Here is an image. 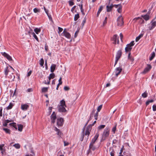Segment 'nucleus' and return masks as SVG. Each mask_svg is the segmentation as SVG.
Returning a JSON list of instances; mask_svg holds the SVG:
<instances>
[{
    "mask_svg": "<svg viewBox=\"0 0 156 156\" xmlns=\"http://www.w3.org/2000/svg\"><path fill=\"white\" fill-rule=\"evenodd\" d=\"M13 106V105L12 103H10L9 105L6 108V109L7 110L10 109L12 108Z\"/></svg>",
    "mask_w": 156,
    "mask_h": 156,
    "instance_id": "nucleus-30",
    "label": "nucleus"
},
{
    "mask_svg": "<svg viewBox=\"0 0 156 156\" xmlns=\"http://www.w3.org/2000/svg\"><path fill=\"white\" fill-rule=\"evenodd\" d=\"M122 5H120V6H119V8H118L117 10L119 13H121L122 12Z\"/></svg>",
    "mask_w": 156,
    "mask_h": 156,
    "instance_id": "nucleus-38",
    "label": "nucleus"
},
{
    "mask_svg": "<svg viewBox=\"0 0 156 156\" xmlns=\"http://www.w3.org/2000/svg\"><path fill=\"white\" fill-rule=\"evenodd\" d=\"M3 130L7 133H8L9 134L10 133V130L8 128H3Z\"/></svg>",
    "mask_w": 156,
    "mask_h": 156,
    "instance_id": "nucleus-24",
    "label": "nucleus"
},
{
    "mask_svg": "<svg viewBox=\"0 0 156 156\" xmlns=\"http://www.w3.org/2000/svg\"><path fill=\"white\" fill-rule=\"evenodd\" d=\"M8 123H7L5 121V120L4 121V122H3V126L5 127H6L7 126Z\"/></svg>",
    "mask_w": 156,
    "mask_h": 156,
    "instance_id": "nucleus-54",
    "label": "nucleus"
},
{
    "mask_svg": "<svg viewBox=\"0 0 156 156\" xmlns=\"http://www.w3.org/2000/svg\"><path fill=\"white\" fill-rule=\"evenodd\" d=\"M68 2L69 5L70 6H72L74 4V3L72 1H69Z\"/></svg>",
    "mask_w": 156,
    "mask_h": 156,
    "instance_id": "nucleus-46",
    "label": "nucleus"
},
{
    "mask_svg": "<svg viewBox=\"0 0 156 156\" xmlns=\"http://www.w3.org/2000/svg\"><path fill=\"white\" fill-rule=\"evenodd\" d=\"M57 124L58 126H61L63 124V119L62 118H58L57 120Z\"/></svg>",
    "mask_w": 156,
    "mask_h": 156,
    "instance_id": "nucleus-6",
    "label": "nucleus"
},
{
    "mask_svg": "<svg viewBox=\"0 0 156 156\" xmlns=\"http://www.w3.org/2000/svg\"><path fill=\"white\" fill-rule=\"evenodd\" d=\"M98 112H97L96 113H95V114L94 115V118L96 120H98Z\"/></svg>",
    "mask_w": 156,
    "mask_h": 156,
    "instance_id": "nucleus-37",
    "label": "nucleus"
},
{
    "mask_svg": "<svg viewBox=\"0 0 156 156\" xmlns=\"http://www.w3.org/2000/svg\"><path fill=\"white\" fill-rule=\"evenodd\" d=\"M105 125H100L98 127V130H100L102 129L105 127Z\"/></svg>",
    "mask_w": 156,
    "mask_h": 156,
    "instance_id": "nucleus-31",
    "label": "nucleus"
},
{
    "mask_svg": "<svg viewBox=\"0 0 156 156\" xmlns=\"http://www.w3.org/2000/svg\"><path fill=\"white\" fill-rule=\"evenodd\" d=\"M63 36H65L68 39H70L71 38V35L70 34L67 32L66 33H65V34H63Z\"/></svg>",
    "mask_w": 156,
    "mask_h": 156,
    "instance_id": "nucleus-19",
    "label": "nucleus"
},
{
    "mask_svg": "<svg viewBox=\"0 0 156 156\" xmlns=\"http://www.w3.org/2000/svg\"><path fill=\"white\" fill-rule=\"evenodd\" d=\"M116 125H115V126H114L112 129V132H113L114 133H115V132L116 130Z\"/></svg>",
    "mask_w": 156,
    "mask_h": 156,
    "instance_id": "nucleus-48",
    "label": "nucleus"
},
{
    "mask_svg": "<svg viewBox=\"0 0 156 156\" xmlns=\"http://www.w3.org/2000/svg\"><path fill=\"white\" fill-rule=\"evenodd\" d=\"M13 146L17 149L20 148V145L18 144H15L13 145Z\"/></svg>",
    "mask_w": 156,
    "mask_h": 156,
    "instance_id": "nucleus-40",
    "label": "nucleus"
},
{
    "mask_svg": "<svg viewBox=\"0 0 156 156\" xmlns=\"http://www.w3.org/2000/svg\"><path fill=\"white\" fill-rule=\"evenodd\" d=\"M122 55V51L121 50H119L117 52L115 58L118 59H119V58L121 57Z\"/></svg>",
    "mask_w": 156,
    "mask_h": 156,
    "instance_id": "nucleus-12",
    "label": "nucleus"
},
{
    "mask_svg": "<svg viewBox=\"0 0 156 156\" xmlns=\"http://www.w3.org/2000/svg\"><path fill=\"white\" fill-rule=\"evenodd\" d=\"M33 11L34 12L36 13L38 12H40V9L37 8H35L34 9Z\"/></svg>",
    "mask_w": 156,
    "mask_h": 156,
    "instance_id": "nucleus-43",
    "label": "nucleus"
},
{
    "mask_svg": "<svg viewBox=\"0 0 156 156\" xmlns=\"http://www.w3.org/2000/svg\"><path fill=\"white\" fill-rule=\"evenodd\" d=\"M50 117L51 123L53 124L54 123L56 119V115L55 112H52Z\"/></svg>",
    "mask_w": 156,
    "mask_h": 156,
    "instance_id": "nucleus-4",
    "label": "nucleus"
},
{
    "mask_svg": "<svg viewBox=\"0 0 156 156\" xmlns=\"http://www.w3.org/2000/svg\"><path fill=\"white\" fill-rule=\"evenodd\" d=\"M48 88L47 87H43L42 88V92H46L48 91Z\"/></svg>",
    "mask_w": 156,
    "mask_h": 156,
    "instance_id": "nucleus-33",
    "label": "nucleus"
},
{
    "mask_svg": "<svg viewBox=\"0 0 156 156\" xmlns=\"http://www.w3.org/2000/svg\"><path fill=\"white\" fill-rule=\"evenodd\" d=\"M118 23L117 25L119 26H121L123 25L124 22L123 21V18L122 16H119L117 20Z\"/></svg>",
    "mask_w": 156,
    "mask_h": 156,
    "instance_id": "nucleus-2",
    "label": "nucleus"
},
{
    "mask_svg": "<svg viewBox=\"0 0 156 156\" xmlns=\"http://www.w3.org/2000/svg\"><path fill=\"white\" fill-rule=\"evenodd\" d=\"M95 111V109H93L92 110V112H91L90 115H93V114L94 113Z\"/></svg>",
    "mask_w": 156,
    "mask_h": 156,
    "instance_id": "nucleus-56",
    "label": "nucleus"
},
{
    "mask_svg": "<svg viewBox=\"0 0 156 156\" xmlns=\"http://www.w3.org/2000/svg\"><path fill=\"white\" fill-rule=\"evenodd\" d=\"M143 34H140L138 37H137L136 39V42L138 41L141 38L143 37Z\"/></svg>",
    "mask_w": 156,
    "mask_h": 156,
    "instance_id": "nucleus-26",
    "label": "nucleus"
},
{
    "mask_svg": "<svg viewBox=\"0 0 156 156\" xmlns=\"http://www.w3.org/2000/svg\"><path fill=\"white\" fill-rule=\"evenodd\" d=\"M5 121L7 123H8L9 122H13V121L12 120H9L8 119L5 120Z\"/></svg>",
    "mask_w": 156,
    "mask_h": 156,
    "instance_id": "nucleus-60",
    "label": "nucleus"
},
{
    "mask_svg": "<svg viewBox=\"0 0 156 156\" xmlns=\"http://www.w3.org/2000/svg\"><path fill=\"white\" fill-rule=\"evenodd\" d=\"M96 147L94 146V144H90L89 146V149L88 151L87 154H89V153L90 151L91 150L94 151L96 149Z\"/></svg>",
    "mask_w": 156,
    "mask_h": 156,
    "instance_id": "nucleus-8",
    "label": "nucleus"
},
{
    "mask_svg": "<svg viewBox=\"0 0 156 156\" xmlns=\"http://www.w3.org/2000/svg\"><path fill=\"white\" fill-rule=\"evenodd\" d=\"M122 71V68L120 67L116 68L115 71V75L117 76Z\"/></svg>",
    "mask_w": 156,
    "mask_h": 156,
    "instance_id": "nucleus-10",
    "label": "nucleus"
},
{
    "mask_svg": "<svg viewBox=\"0 0 156 156\" xmlns=\"http://www.w3.org/2000/svg\"><path fill=\"white\" fill-rule=\"evenodd\" d=\"M56 65L55 64H52L51 65L50 67V71L51 73H53L55 69L56 68Z\"/></svg>",
    "mask_w": 156,
    "mask_h": 156,
    "instance_id": "nucleus-18",
    "label": "nucleus"
},
{
    "mask_svg": "<svg viewBox=\"0 0 156 156\" xmlns=\"http://www.w3.org/2000/svg\"><path fill=\"white\" fill-rule=\"evenodd\" d=\"M132 48V47H131L130 46H129L127 44L125 48V52H130L131 51Z\"/></svg>",
    "mask_w": 156,
    "mask_h": 156,
    "instance_id": "nucleus-16",
    "label": "nucleus"
},
{
    "mask_svg": "<svg viewBox=\"0 0 156 156\" xmlns=\"http://www.w3.org/2000/svg\"><path fill=\"white\" fill-rule=\"evenodd\" d=\"M65 106H62V105H60L58 106V111L60 112H65L66 110L65 109Z\"/></svg>",
    "mask_w": 156,
    "mask_h": 156,
    "instance_id": "nucleus-11",
    "label": "nucleus"
},
{
    "mask_svg": "<svg viewBox=\"0 0 156 156\" xmlns=\"http://www.w3.org/2000/svg\"><path fill=\"white\" fill-rule=\"evenodd\" d=\"M76 8V5L74 6L71 9V11L72 12H73L74 11V10Z\"/></svg>",
    "mask_w": 156,
    "mask_h": 156,
    "instance_id": "nucleus-64",
    "label": "nucleus"
},
{
    "mask_svg": "<svg viewBox=\"0 0 156 156\" xmlns=\"http://www.w3.org/2000/svg\"><path fill=\"white\" fill-rule=\"evenodd\" d=\"M9 72V67L7 66L4 69L5 74L6 76H7Z\"/></svg>",
    "mask_w": 156,
    "mask_h": 156,
    "instance_id": "nucleus-21",
    "label": "nucleus"
},
{
    "mask_svg": "<svg viewBox=\"0 0 156 156\" xmlns=\"http://www.w3.org/2000/svg\"><path fill=\"white\" fill-rule=\"evenodd\" d=\"M29 106L27 104H22L21 105V109L24 111L27 110L29 108Z\"/></svg>",
    "mask_w": 156,
    "mask_h": 156,
    "instance_id": "nucleus-13",
    "label": "nucleus"
},
{
    "mask_svg": "<svg viewBox=\"0 0 156 156\" xmlns=\"http://www.w3.org/2000/svg\"><path fill=\"white\" fill-rule=\"evenodd\" d=\"M102 107V105H100L97 108V112H99L101 110Z\"/></svg>",
    "mask_w": 156,
    "mask_h": 156,
    "instance_id": "nucleus-44",
    "label": "nucleus"
},
{
    "mask_svg": "<svg viewBox=\"0 0 156 156\" xmlns=\"http://www.w3.org/2000/svg\"><path fill=\"white\" fill-rule=\"evenodd\" d=\"M79 15L78 13H77L76 14H75V15L74 17V20L75 21H76L79 18Z\"/></svg>",
    "mask_w": 156,
    "mask_h": 156,
    "instance_id": "nucleus-32",
    "label": "nucleus"
},
{
    "mask_svg": "<svg viewBox=\"0 0 156 156\" xmlns=\"http://www.w3.org/2000/svg\"><path fill=\"white\" fill-rule=\"evenodd\" d=\"M139 19L142 20L143 21H144V20H142V19L141 18H140V17H137V18H135L134 19H133V20H135V21H136V20H139Z\"/></svg>",
    "mask_w": 156,
    "mask_h": 156,
    "instance_id": "nucleus-52",
    "label": "nucleus"
},
{
    "mask_svg": "<svg viewBox=\"0 0 156 156\" xmlns=\"http://www.w3.org/2000/svg\"><path fill=\"white\" fill-rule=\"evenodd\" d=\"M49 76L50 77V78H51V79H53L55 76V75L54 73H51Z\"/></svg>",
    "mask_w": 156,
    "mask_h": 156,
    "instance_id": "nucleus-45",
    "label": "nucleus"
},
{
    "mask_svg": "<svg viewBox=\"0 0 156 156\" xmlns=\"http://www.w3.org/2000/svg\"><path fill=\"white\" fill-rule=\"evenodd\" d=\"M152 108L154 111H156V105H154L152 106Z\"/></svg>",
    "mask_w": 156,
    "mask_h": 156,
    "instance_id": "nucleus-53",
    "label": "nucleus"
},
{
    "mask_svg": "<svg viewBox=\"0 0 156 156\" xmlns=\"http://www.w3.org/2000/svg\"><path fill=\"white\" fill-rule=\"evenodd\" d=\"M52 107H49L48 108V110H49V112H48V113H49V115H50L51 112H52Z\"/></svg>",
    "mask_w": 156,
    "mask_h": 156,
    "instance_id": "nucleus-50",
    "label": "nucleus"
},
{
    "mask_svg": "<svg viewBox=\"0 0 156 156\" xmlns=\"http://www.w3.org/2000/svg\"><path fill=\"white\" fill-rule=\"evenodd\" d=\"M134 41H132L129 44H127V45L130 46L131 47H132L134 45Z\"/></svg>",
    "mask_w": 156,
    "mask_h": 156,
    "instance_id": "nucleus-39",
    "label": "nucleus"
},
{
    "mask_svg": "<svg viewBox=\"0 0 156 156\" xmlns=\"http://www.w3.org/2000/svg\"><path fill=\"white\" fill-rule=\"evenodd\" d=\"M58 34H60L62 30H63V29L60 27H58Z\"/></svg>",
    "mask_w": 156,
    "mask_h": 156,
    "instance_id": "nucleus-47",
    "label": "nucleus"
},
{
    "mask_svg": "<svg viewBox=\"0 0 156 156\" xmlns=\"http://www.w3.org/2000/svg\"><path fill=\"white\" fill-rule=\"evenodd\" d=\"M110 129L109 127H106L102 135V140H104L108 137L110 134Z\"/></svg>",
    "mask_w": 156,
    "mask_h": 156,
    "instance_id": "nucleus-1",
    "label": "nucleus"
},
{
    "mask_svg": "<svg viewBox=\"0 0 156 156\" xmlns=\"http://www.w3.org/2000/svg\"><path fill=\"white\" fill-rule=\"evenodd\" d=\"M23 128V126L21 124H19L18 125V130L20 132L22 131Z\"/></svg>",
    "mask_w": 156,
    "mask_h": 156,
    "instance_id": "nucleus-28",
    "label": "nucleus"
},
{
    "mask_svg": "<svg viewBox=\"0 0 156 156\" xmlns=\"http://www.w3.org/2000/svg\"><path fill=\"white\" fill-rule=\"evenodd\" d=\"M60 104L61 105H62V106H64L66 107V104H65V101L63 100H62L60 101Z\"/></svg>",
    "mask_w": 156,
    "mask_h": 156,
    "instance_id": "nucleus-34",
    "label": "nucleus"
},
{
    "mask_svg": "<svg viewBox=\"0 0 156 156\" xmlns=\"http://www.w3.org/2000/svg\"><path fill=\"white\" fill-rule=\"evenodd\" d=\"M107 17H105V19L103 22V26H104L107 23Z\"/></svg>",
    "mask_w": 156,
    "mask_h": 156,
    "instance_id": "nucleus-49",
    "label": "nucleus"
},
{
    "mask_svg": "<svg viewBox=\"0 0 156 156\" xmlns=\"http://www.w3.org/2000/svg\"><path fill=\"white\" fill-rule=\"evenodd\" d=\"M113 7V5L112 4L110 5H108L106 6L107 11V12H110L112 10Z\"/></svg>",
    "mask_w": 156,
    "mask_h": 156,
    "instance_id": "nucleus-15",
    "label": "nucleus"
},
{
    "mask_svg": "<svg viewBox=\"0 0 156 156\" xmlns=\"http://www.w3.org/2000/svg\"><path fill=\"white\" fill-rule=\"evenodd\" d=\"M155 55V53L154 52H153L151 54V56L150 57L149 59L150 61H151Z\"/></svg>",
    "mask_w": 156,
    "mask_h": 156,
    "instance_id": "nucleus-20",
    "label": "nucleus"
},
{
    "mask_svg": "<svg viewBox=\"0 0 156 156\" xmlns=\"http://www.w3.org/2000/svg\"><path fill=\"white\" fill-rule=\"evenodd\" d=\"M54 130L57 132V134L59 136H61L62 134V132L61 131L56 127H55Z\"/></svg>",
    "mask_w": 156,
    "mask_h": 156,
    "instance_id": "nucleus-17",
    "label": "nucleus"
},
{
    "mask_svg": "<svg viewBox=\"0 0 156 156\" xmlns=\"http://www.w3.org/2000/svg\"><path fill=\"white\" fill-rule=\"evenodd\" d=\"M90 134V132L89 131V130H86V131H85V135H87L88 136Z\"/></svg>",
    "mask_w": 156,
    "mask_h": 156,
    "instance_id": "nucleus-51",
    "label": "nucleus"
},
{
    "mask_svg": "<svg viewBox=\"0 0 156 156\" xmlns=\"http://www.w3.org/2000/svg\"><path fill=\"white\" fill-rule=\"evenodd\" d=\"M142 96L144 98H146L147 96V93L145 91L142 94Z\"/></svg>",
    "mask_w": 156,
    "mask_h": 156,
    "instance_id": "nucleus-41",
    "label": "nucleus"
},
{
    "mask_svg": "<svg viewBox=\"0 0 156 156\" xmlns=\"http://www.w3.org/2000/svg\"><path fill=\"white\" fill-rule=\"evenodd\" d=\"M99 136V134L98 133H96L94 138L92 139L91 141L90 144H94Z\"/></svg>",
    "mask_w": 156,
    "mask_h": 156,
    "instance_id": "nucleus-7",
    "label": "nucleus"
},
{
    "mask_svg": "<svg viewBox=\"0 0 156 156\" xmlns=\"http://www.w3.org/2000/svg\"><path fill=\"white\" fill-rule=\"evenodd\" d=\"M44 64V60L43 58H41L40 60V64L41 66H42Z\"/></svg>",
    "mask_w": 156,
    "mask_h": 156,
    "instance_id": "nucleus-35",
    "label": "nucleus"
},
{
    "mask_svg": "<svg viewBox=\"0 0 156 156\" xmlns=\"http://www.w3.org/2000/svg\"><path fill=\"white\" fill-rule=\"evenodd\" d=\"M142 17L146 20H147L149 19V16L148 15L146 14L144 16H142Z\"/></svg>",
    "mask_w": 156,
    "mask_h": 156,
    "instance_id": "nucleus-23",
    "label": "nucleus"
},
{
    "mask_svg": "<svg viewBox=\"0 0 156 156\" xmlns=\"http://www.w3.org/2000/svg\"><path fill=\"white\" fill-rule=\"evenodd\" d=\"M151 25L149 27V30H151L156 26V21L153 20L151 22Z\"/></svg>",
    "mask_w": 156,
    "mask_h": 156,
    "instance_id": "nucleus-9",
    "label": "nucleus"
},
{
    "mask_svg": "<svg viewBox=\"0 0 156 156\" xmlns=\"http://www.w3.org/2000/svg\"><path fill=\"white\" fill-rule=\"evenodd\" d=\"M114 152L113 150H112V151L110 152V155L111 156H114Z\"/></svg>",
    "mask_w": 156,
    "mask_h": 156,
    "instance_id": "nucleus-63",
    "label": "nucleus"
},
{
    "mask_svg": "<svg viewBox=\"0 0 156 156\" xmlns=\"http://www.w3.org/2000/svg\"><path fill=\"white\" fill-rule=\"evenodd\" d=\"M131 53L129 52L128 55V59L130 60L132 62H133L134 60V59L133 57L131 56L130 55Z\"/></svg>",
    "mask_w": 156,
    "mask_h": 156,
    "instance_id": "nucleus-22",
    "label": "nucleus"
},
{
    "mask_svg": "<svg viewBox=\"0 0 156 156\" xmlns=\"http://www.w3.org/2000/svg\"><path fill=\"white\" fill-rule=\"evenodd\" d=\"M103 8V7L102 6H101L100 7L97 13V16H99L100 13L101 12V11L102 10Z\"/></svg>",
    "mask_w": 156,
    "mask_h": 156,
    "instance_id": "nucleus-25",
    "label": "nucleus"
},
{
    "mask_svg": "<svg viewBox=\"0 0 156 156\" xmlns=\"http://www.w3.org/2000/svg\"><path fill=\"white\" fill-rule=\"evenodd\" d=\"M154 101V100L152 99L147 101L146 102V104L147 106L150 103Z\"/></svg>",
    "mask_w": 156,
    "mask_h": 156,
    "instance_id": "nucleus-42",
    "label": "nucleus"
},
{
    "mask_svg": "<svg viewBox=\"0 0 156 156\" xmlns=\"http://www.w3.org/2000/svg\"><path fill=\"white\" fill-rule=\"evenodd\" d=\"M31 34L33 35V37L34 38L37 40V41H39V40L37 37V35L35 34L34 33V32H31Z\"/></svg>",
    "mask_w": 156,
    "mask_h": 156,
    "instance_id": "nucleus-27",
    "label": "nucleus"
},
{
    "mask_svg": "<svg viewBox=\"0 0 156 156\" xmlns=\"http://www.w3.org/2000/svg\"><path fill=\"white\" fill-rule=\"evenodd\" d=\"M79 30H77L75 32V34H74V37L75 38L77 36V34H78V33H79Z\"/></svg>",
    "mask_w": 156,
    "mask_h": 156,
    "instance_id": "nucleus-59",
    "label": "nucleus"
},
{
    "mask_svg": "<svg viewBox=\"0 0 156 156\" xmlns=\"http://www.w3.org/2000/svg\"><path fill=\"white\" fill-rule=\"evenodd\" d=\"M9 77L10 78L12 81H14L15 78V76L13 74H12V75H10Z\"/></svg>",
    "mask_w": 156,
    "mask_h": 156,
    "instance_id": "nucleus-36",
    "label": "nucleus"
},
{
    "mask_svg": "<svg viewBox=\"0 0 156 156\" xmlns=\"http://www.w3.org/2000/svg\"><path fill=\"white\" fill-rule=\"evenodd\" d=\"M117 35L116 34L114 35L113 37H112V40L114 41V42L113 43L114 44H115L117 43V44H119V41L118 39L117 40Z\"/></svg>",
    "mask_w": 156,
    "mask_h": 156,
    "instance_id": "nucleus-14",
    "label": "nucleus"
},
{
    "mask_svg": "<svg viewBox=\"0 0 156 156\" xmlns=\"http://www.w3.org/2000/svg\"><path fill=\"white\" fill-rule=\"evenodd\" d=\"M152 67L151 65L147 64V66L145 68L143 71L141 73L145 74L148 72L151 68Z\"/></svg>",
    "mask_w": 156,
    "mask_h": 156,
    "instance_id": "nucleus-5",
    "label": "nucleus"
},
{
    "mask_svg": "<svg viewBox=\"0 0 156 156\" xmlns=\"http://www.w3.org/2000/svg\"><path fill=\"white\" fill-rule=\"evenodd\" d=\"M113 5V6H115V7L116 8H117L118 7L120 6V5H121L119 4H118V5Z\"/></svg>",
    "mask_w": 156,
    "mask_h": 156,
    "instance_id": "nucleus-62",
    "label": "nucleus"
},
{
    "mask_svg": "<svg viewBox=\"0 0 156 156\" xmlns=\"http://www.w3.org/2000/svg\"><path fill=\"white\" fill-rule=\"evenodd\" d=\"M1 53L4 57L6 58L9 61H12V59L11 57L8 54L5 52H1Z\"/></svg>",
    "mask_w": 156,
    "mask_h": 156,
    "instance_id": "nucleus-3",
    "label": "nucleus"
},
{
    "mask_svg": "<svg viewBox=\"0 0 156 156\" xmlns=\"http://www.w3.org/2000/svg\"><path fill=\"white\" fill-rule=\"evenodd\" d=\"M93 117V115H90V116L88 120V122H89L91 120Z\"/></svg>",
    "mask_w": 156,
    "mask_h": 156,
    "instance_id": "nucleus-61",
    "label": "nucleus"
},
{
    "mask_svg": "<svg viewBox=\"0 0 156 156\" xmlns=\"http://www.w3.org/2000/svg\"><path fill=\"white\" fill-rule=\"evenodd\" d=\"M4 144H2L1 145H0V150L1 151H3V147L4 146Z\"/></svg>",
    "mask_w": 156,
    "mask_h": 156,
    "instance_id": "nucleus-57",
    "label": "nucleus"
},
{
    "mask_svg": "<svg viewBox=\"0 0 156 156\" xmlns=\"http://www.w3.org/2000/svg\"><path fill=\"white\" fill-rule=\"evenodd\" d=\"M64 89L65 90H68L69 89V88L67 86H65L64 87Z\"/></svg>",
    "mask_w": 156,
    "mask_h": 156,
    "instance_id": "nucleus-58",
    "label": "nucleus"
},
{
    "mask_svg": "<svg viewBox=\"0 0 156 156\" xmlns=\"http://www.w3.org/2000/svg\"><path fill=\"white\" fill-rule=\"evenodd\" d=\"M34 31L37 34H38L41 31V29L36 28L34 29Z\"/></svg>",
    "mask_w": 156,
    "mask_h": 156,
    "instance_id": "nucleus-29",
    "label": "nucleus"
},
{
    "mask_svg": "<svg viewBox=\"0 0 156 156\" xmlns=\"http://www.w3.org/2000/svg\"><path fill=\"white\" fill-rule=\"evenodd\" d=\"M12 126L14 127L15 129L16 130L17 129V127L16 126V123H15V122H13V124L12 125Z\"/></svg>",
    "mask_w": 156,
    "mask_h": 156,
    "instance_id": "nucleus-55",
    "label": "nucleus"
}]
</instances>
